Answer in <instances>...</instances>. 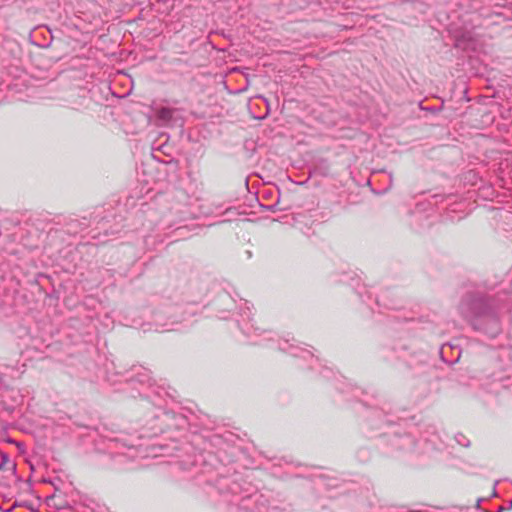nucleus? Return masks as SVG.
<instances>
[{
    "mask_svg": "<svg viewBox=\"0 0 512 512\" xmlns=\"http://www.w3.org/2000/svg\"><path fill=\"white\" fill-rule=\"evenodd\" d=\"M174 110L170 108H161L158 111V118L164 122H168L173 116Z\"/></svg>",
    "mask_w": 512,
    "mask_h": 512,
    "instance_id": "nucleus-1",
    "label": "nucleus"
}]
</instances>
